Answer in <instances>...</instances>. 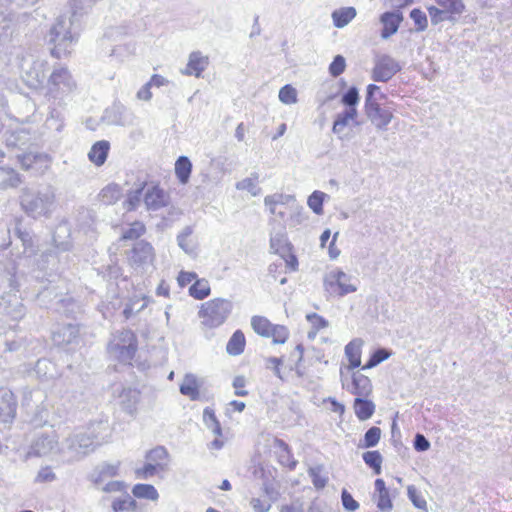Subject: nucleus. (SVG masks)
Wrapping results in <instances>:
<instances>
[{
  "label": "nucleus",
  "mask_w": 512,
  "mask_h": 512,
  "mask_svg": "<svg viewBox=\"0 0 512 512\" xmlns=\"http://www.w3.org/2000/svg\"><path fill=\"white\" fill-rule=\"evenodd\" d=\"M15 234L23 247L22 253L14 254L12 250L8 251V246H3L0 250L1 256L7 258L4 265L3 279L8 286L14 290H18L23 283L30 281L28 274L24 268L30 266L36 255L37 248L35 246L34 235L29 231L22 230L18 225L15 227Z\"/></svg>",
  "instance_id": "nucleus-1"
},
{
  "label": "nucleus",
  "mask_w": 512,
  "mask_h": 512,
  "mask_svg": "<svg viewBox=\"0 0 512 512\" xmlns=\"http://www.w3.org/2000/svg\"><path fill=\"white\" fill-rule=\"evenodd\" d=\"M19 202L27 216L49 217L55 205V192L50 186L26 187L21 191Z\"/></svg>",
  "instance_id": "nucleus-2"
},
{
  "label": "nucleus",
  "mask_w": 512,
  "mask_h": 512,
  "mask_svg": "<svg viewBox=\"0 0 512 512\" xmlns=\"http://www.w3.org/2000/svg\"><path fill=\"white\" fill-rule=\"evenodd\" d=\"M77 25L66 16H59L47 34V41L53 45L51 54L55 58H62L71 53L77 42Z\"/></svg>",
  "instance_id": "nucleus-3"
},
{
  "label": "nucleus",
  "mask_w": 512,
  "mask_h": 512,
  "mask_svg": "<svg viewBox=\"0 0 512 512\" xmlns=\"http://www.w3.org/2000/svg\"><path fill=\"white\" fill-rule=\"evenodd\" d=\"M76 88V81L67 68H55L47 80L45 97L50 104L63 106Z\"/></svg>",
  "instance_id": "nucleus-4"
},
{
  "label": "nucleus",
  "mask_w": 512,
  "mask_h": 512,
  "mask_svg": "<svg viewBox=\"0 0 512 512\" xmlns=\"http://www.w3.org/2000/svg\"><path fill=\"white\" fill-rule=\"evenodd\" d=\"M16 61L26 85L33 89L41 88L49 70L47 60L34 58L21 49L16 55Z\"/></svg>",
  "instance_id": "nucleus-5"
},
{
  "label": "nucleus",
  "mask_w": 512,
  "mask_h": 512,
  "mask_svg": "<svg viewBox=\"0 0 512 512\" xmlns=\"http://www.w3.org/2000/svg\"><path fill=\"white\" fill-rule=\"evenodd\" d=\"M96 446L95 436L91 433L76 430L65 438L60 453L66 457L68 462H74L94 451Z\"/></svg>",
  "instance_id": "nucleus-6"
},
{
  "label": "nucleus",
  "mask_w": 512,
  "mask_h": 512,
  "mask_svg": "<svg viewBox=\"0 0 512 512\" xmlns=\"http://www.w3.org/2000/svg\"><path fill=\"white\" fill-rule=\"evenodd\" d=\"M138 349L137 337L130 329L116 332L107 345L110 357L124 364H130Z\"/></svg>",
  "instance_id": "nucleus-7"
},
{
  "label": "nucleus",
  "mask_w": 512,
  "mask_h": 512,
  "mask_svg": "<svg viewBox=\"0 0 512 512\" xmlns=\"http://www.w3.org/2000/svg\"><path fill=\"white\" fill-rule=\"evenodd\" d=\"M233 310V303L229 299L214 298L202 304L199 317L202 324L210 329L217 328L225 323Z\"/></svg>",
  "instance_id": "nucleus-8"
},
{
  "label": "nucleus",
  "mask_w": 512,
  "mask_h": 512,
  "mask_svg": "<svg viewBox=\"0 0 512 512\" xmlns=\"http://www.w3.org/2000/svg\"><path fill=\"white\" fill-rule=\"evenodd\" d=\"M352 277L340 269L329 271L323 278V287L329 294L344 297L357 291V287L351 284Z\"/></svg>",
  "instance_id": "nucleus-9"
},
{
  "label": "nucleus",
  "mask_w": 512,
  "mask_h": 512,
  "mask_svg": "<svg viewBox=\"0 0 512 512\" xmlns=\"http://www.w3.org/2000/svg\"><path fill=\"white\" fill-rule=\"evenodd\" d=\"M44 276L45 275L39 269H33L30 272V275H28L31 280H35L41 284L47 282V285L41 286V290L38 292L36 300L39 306L55 310V302L61 298L62 292H57L58 286L51 285L53 280L48 278L44 280Z\"/></svg>",
  "instance_id": "nucleus-10"
},
{
  "label": "nucleus",
  "mask_w": 512,
  "mask_h": 512,
  "mask_svg": "<svg viewBox=\"0 0 512 512\" xmlns=\"http://www.w3.org/2000/svg\"><path fill=\"white\" fill-rule=\"evenodd\" d=\"M20 289V287L18 288ZM14 293H5L0 298V315L7 320L14 322L20 321L26 315V307L22 303L20 296L16 294L19 290H14Z\"/></svg>",
  "instance_id": "nucleus-11"
},
{
  "label": "nucleus",
  "mask_w": 512,
  "mask_h": 512,
  "mask_svg": "<svg viewBox=\"0 0 512 512\" xmlns=\"http://www.w3.org/2000/svg\"><path fill=\"white\" fill-rule=\"evenodd\" d=\"M401 65L390 55H381L375 59L372 79L376 82H387L401 70Z\"/></svg>",
  "instance_id": "nucleus-12"
},
{
  "label": "nucleus",
  "mask_w": 512,
  "mask_h": 512,
  "mask_svg": "<svg viewBox=\"0 0 512 512\" xmlns=\"http://www.w3.org/2000/svg\"><path fill=\"white\" fill-rule=\"evenodd\" d=\"M104 119L108 124L117 126H132L135 123V115L120 102H114L104 113Z\"/></svg>",
  "instance_id": "nucleus-13"
},
{
  "label": "nucleus",
  "mask_w": 512,
  "mask_h": 512,
  "mask_svg": "<svg viewBox=\"0 0 512 512\" xmlns=\"http://www.w3.org/2000/svg\"><path fill=\"white\" fill-rule=\"evenodd\" d=\"M56 450L59 452L61 450L58 447L57 436L55 434H41L31 443L27 456L43 457Z\"/></svg>",
  "instance_id": "nucleus-14"
},
{
  "label": "nucleus",
  "mask_w": 512,
  "mask_h": 512,
  "mask_svg": "<svg viewBox=\"0 0 512 512\" xmlns=\"http://www.w3.org/2000/svg\"><path fill=\"white\" fill-rule=\"evenodd\" d=\"M367 118L378 130H386L393 118L389 108H383L378 102L364 105Z\"/></svg>",
  "instance_id": "nucleus-15"
},
{
  "label": "nucleus",
  "mask_w": 512,
  "mask_h": 512,
  "mask_svg": "<svg viewBox=\"0 0 512 512\" xmlns=\"http://www.w3.org/2000/svg\"><path fill=\"white\" fill-rule=\"evenodd\" d=\"M340 377L342 387L354 395L368 396L372 391L370 379L361 373H353L351 386L347 383L343 368L340 369Z\"/></svg>",
  "instance_id": "nucleus-16"
},
{
  "label": "nucleus",
  "mask_w": 512,
  "mask_h": 512,
  "mask_svg": "<svg viewBox=\"0 0 512 512\" xmlns=\"http://www.w3.org/2000/svg\"><path fill=\"white\" fill-rule=\"evenodd\" d=\"M155 258L153 246L145 241L136 242L131 250L130 261L136 266H145L153 263Z\"/></svg>",
  "instance_id": "nucleus-17"
},
{
  "label": "nucleus",
  "mask_w": 512,
  "mask_h": 512,
  "mask_svg": "<svg viewBox=\"0 0 512 512\" xmlns=\"http://www.w3.org/2000/svg\"><path fill=\"white\" fill-rule=\"evenodd\" d=\"M17 411V401L11 390L0 388V422L11 423Z\"/></svg>",
  "instance_id": "nucleus-18"
},
{
  "label": "nucleus",
  "mask_w": 512,
  "mask_h": 512,
  "mask_svg": "<svg viewBox=\"0 0 512 512\" xmlns=\"http://www.w3.org/2000/svg\"><path fill=\"white\" fill-rule=\"evenodd\" d=\"M169 195L158 185L147 188L144 193V204L147 210L157 211L169 204Z\"/></svg>",
  "instance_id": "nucleus-19"
},
{
  "label": "nucleus",
  "mask_w": 512,
  "mask_h": 512,
  "mask_svg": "<svg viewBox=\"0 0 512 512\" xmlns=\"http://www.w3.org/2000/svg\"><path fill=\"white\" fill-rule=\"evenodd\" d=\"M379 20L382 24L380 36L382 39L387 40L397 33L403 21V15L400 11H386L380 15Z\"/></svg>",
  "instance_id": "nucleus-20"
},
{
  "label": "nucleus",
  "mask_w": 512,
  "mask_h": 512,
  "mask_svg": "<svg viewBox=\"0 0 512 512\" xmlns=\"http://www.w3.org/2000/svg\"><path fill=\"white\" fill-rule=\"evenodd\" d=\"M357 117V109L345 108V110L336 115L332 126V132L337 135L338 139L342 141L347 140L348 137L343 133V131L350 122H353L355 125H359L360 123L356 121Z\"/></svg>",
  "instance_id": "nucleus-21"
},
{
  "label": "nucleus",
  "mask_w": 512,
  "mask_h": 512,
  "mask_svg": "<svg viewBox=\"0 0 512 512\" xmlns=\"http://www.w3.org/2000/svg\"><path fill=\"white\" fill-rule=\"evenodd\" d=\"M209 65V58L200 51H193L189 55L186 67L181 70L183 75L201 77L202 73Z\"/></svg>",
  "instance_id": "nucleus-22"
},
{
  "label": "nucleus",
  "mask_w": 512,
  "mask_h": 512,
  "mask_svg": "<svg viewBox=\"0 0 512 512\" xmlns=\"http://www.w3.org/2000/svg\"><path fill=\"white\" fill-rule=\"evenodd\" d=\"M79 336V327L76 324H65L53 331L52 338L56 345L64 346L76 342Z\"/></svg>",
  "instance_id": "nucleus-23"
},
{
  "label": "nucleus",
  "mask_w": 512,
  "mask_h": 512,
  "mask_svg": "<svg viewBox=\"0 0 512 512\" xmlns=\"http://www.w3.org/2000/svg\"><path fill=\"white\" fill-rule=\"evenodd\" d=\"M120 464V461L115 463L103 462L95 467L89 478L93 483L99 484L107 478L115 477L118 475Z\"/></svg>",
  "instance_id": "nucleus-24"
},
{
  "label": "nucleus",
  "mask_w": 512,
  "mask_h": 512,
  "mask_svg": "<svg viewBox=\"0 0 512 512\" xmlns=\"http://www.w3.org/2000/svg\"><path fill=\"white\" fill-rule=\"evenodd\" d=\"M140 402V391L134 388H124L119 394V404L123 411L133 415Z\"/></svg>",
  "instance_id": "nucleus-25"
},
{
  "label": "nucleus",
  "mask_w": 512,
  "mask_h": 512,
  "mask_svg": "<svg viewBox=\"0 0 512 512\" xmlns=\"http://www.w3.org/2000/svg\"><path fill=\"white\" fill-rule=\"evenodd\" d=\"M35 373L41 381L56 379L60 376L57 365L49 359H39L35 365Z\"/></svg>",
  "instance_id": "nucleus-26"
},
{
  "label": "nucleus",
  "mask_w": 512,
  "mask_h": 512,
  "mask_svg": "<svg viewBox=\"0 0 512 512\" xmlns=\"http://www.w3.org/2000/svg\"><path fill=\"white\" fill-rule=\"evenodd\" d=\"M55 311L69 317H75L81 313V305L73 297L65 294L55 302Z\"/></svg>",
  "instance_id": "nucleus-27"
},
{
  "label": "nucleus",
  "mask_w": 512,
  "mask_h": 512,
  "mask_svg": "<svg viewBox=\"0 0 512 512\" xmlns=\"http://www.w3.org/2000/svg\"><path fill=\"white\" fill-rule=\"evenodd\" d=\"M21 183L22 177L14 168L0 164V189L17 188Z\"/></svg>",
  "instance_id": "nucleus-28"
},
{
  "label": "nucleus",
  "mask_w": 512,
  "mask_h": 512,
  "mask_svg": "<svg viewBox=\"0 0 512 512\" xmlns=\"http://www.w3.org/2000/svg\"><path fill=\"white\" fill-rule=\"evenodd\" d=\"M110 150V143L107 140H100L94 143L88 152V159L96 166H102Z\"/></svg>",
  "instance_id": "nucleus-29"
},
{
  "label": "nucleus",
  "mask_w": 512,
  "mask_h": 512,
  "mask_svg": "<svg viewBox=\"0 0 512 512\" xmlns=\"http://www.w3.org/2000/svg\"><path fill=\"white\" fill-rule=\"evenodd\" d=\"M145 459L164 472L168 466L169 453L164 446H157L146 453Z\"/></svg>",
  "instance_id": "nucleus-30"
},
{
  "label": "nucleus",
  "mask_w": 512,
  "mask_h": 512,
  "mask_svg": "<svg viewBox=\"0 0 512 512\" xmlns=\"http://www.w3.org/2000/svg\"><path fill=\"white\" fill-rule=\"evenodd\" d=\"M363 341L359 338L353 339L345 346V355L349 360L348 370H353L361 365V347Z\"/></svg>",
  "instance_id": "nucleus-31"
},
{
  "label": "nucleus",
  "mask_w": 512,
  "mask_h": 512,
  "mask_svg": "<svg viewBox=\"0 0 512 512\" xmlns=\"http://www.w3.org/2000/svg\"><path fill=\"white\" fill-rule=\"evenodd\" d=\"M111 508L113 512H140L137 501L127 493L115 498Z\"/></svg>",
  "instance_id": "nucleus-32"
},
{
  "label": "nucleus",
  "mask_w": 512,
  "mask_h": 512,
  "mask_svg": "<svg viewBox=\"0 0 512 512\" xmlns=\"http://www.w3.org/2000/svg\"><path fill=\"white\" fill-rule=\"evenodd\" d=\"M270 250L271 252L280 255L282 258L289 254L290 244L288 243L287 236L284 232L271 234Z\"/></svg>",
  "instance_id": "nucleus-33"
},
{
  "label": "nucleus",
  "mask_w": 512,
  "mask_h": 512,
  "mask_svg": "<svg viewBox=\"0 0 512 512\" xmlns=\"http://www.w3.org/2000/svg\"><path fill=\"white\" fill-rule=\"evenodd\" d=\"M364 396H358L354 400V411L359 420H368L372 417L375 411V404Z\"/></svg>",
  "instance_id": "nucleus-34"
},
{
  "label": "nucleus",
  "mask_w": 512,
  "mask_h": 512,
  "mask_svg": "<svg viewBox=\"0 0 512 512\" xmlns=\"http://www.w3.org/2000/svg\"><path fill=\"white\" fill-rule=\"evenodd\" d=\"M357 15L354 7H342L332 12L333 25L336 28H343L348 25Z\"/></svg>",
  "instance_id": "nucleus-35"
},
{
  "label": "nucleus",
  "mask_w": 512,
  "mask_h": 512,
  "mask_svg": "<svg viewBox=\"0 0 512 512\" xmlns=\"http://www.w3.org/2000/svg\"><path fill=\"white\" fill-rule=\"evenodd\" d=\"M180 393L189 397L191 400H197L199 398V386L195 375H185L183 382L180 385Z\"/></svg>",
  "instance_id": "nucleus-36"
},
{
  "label": "nucleus",
  "mask_w": 512,
  "mask_h": 512,
  "mask_svg": "<svg viewBox=\"0 0 512 512\" xmlns=\"http://www.w3.org/2000/svg\"><path fill=\"white\" fill-rule=\"evenodd\" d=\"M192 172V163L187 156H180L175 162V175L180 183L186 184Z\"/></svg>",
  "instance_id": "nucleus-37"
},
{
  "label": "nucleus",
  "mask_w": 512,
  "mask_h": 512,
  "mask_svg": "<svg viewBox=\"0 0 512 512\" xmlns=\"http://www.w3.org/2000/svg\"><path fill=\"white\" fill-rule=\"evenodd\" d=\"M245 336L241 330H236L226 345V351L229 355L238 356L243 353L245 348Z\"/></svg>",
  "instance_id": "nucleus-38"
},
{
  "label": "nucleus",
  "mask_w": 512,
  "mask_h": 512,
  "mask_svg": "<svg viewBox=\"0 0 512 512\" xmlns=\"http://www.w3.org/2000/svg\"><path fill=\"white\" fill-rule=\"evenodd\" d=\"M57 107L59 106L49 103L50 113L46 119V126L53 131L60 132L64 127L65 117Z\"/></svg>",
  "instance_id": "nucleus-39"
},
{
  "label": "nucleus",
  "mask_w": 512,
  "mask_h": 512,
  "mask_svg": "<svg viewBox=\"0 0 512 512\" xmlns=\"http://www.w3.org/2000/svg\"><path fill=\"white\" fill-rule=\"evenodd\" d=\"M133 498L147 499L156 501L159 497L158 491L151 484H136L132 488Z\"/></svg>",
  "instance_id": "nucleus-40"
},
{
  "label": "nucleus",
  "mask_w": 512,
  "mask_h": 512,
  "mask_svg": "<svg viewBox=\"0 0 512 512\" xmlns=\"http://www.w3.org/2000/svg\"><path fill=\"white\" fill-rule=\"evenodd\" d=\"M145 187L146 183L142 182L134 190L129 191L124 203L128 211L135 210L140 205L142 197L144 198L143 191Z\"/></svg>",
  "instance_id": "nucleus-41"
},
{
  "label": "nucleus",
  "mask_w": 512,
  "mask_h": 512,
  "mask_svg": "<svg viewBox=\"0 0 512 512\" xmlns=\"http://www.w3.org/2000/svg\"><path fill=\"white\" fill-rule=\"evenodd\" d=\"M436 3L455 19L460 16L465 10L463 0H435Z\"/></svg>",
  "instance_id": "nucleus-42"
},
{
  "label": "nucleus",
  "mask_w": 512,
  "mask_h": 512,
  "mask_svg": "<svg viewBox=\"0 0 512 512\" xmlns=\"http://www.w3.org/2000/svg\"><path fill=\"white\" fill-rule=\"evenodd\" d=\"M211 292L209 282L205 279L196 280L195 283H193L189 287V294L193 298L197 300H203L207 296H209Z\"/></svg>",
  "instance_id": "nucleus-43"
},
{
  "label": "nucleus",
  "mask_w": 512,
  "mask_h": 512,
  "mask_svg": "<svg viewBox=\"0 0 512 512\" xmlns=\"http://www.w3.org/2000/svg\"><path fill=\"white\" fill-rule=\"evenodd\" d=\"M362 458L365 464L370 467L376 475L381 473L383 457L379 451H367L363 453Z\"/></svg>",
  "instance_id": "nucleus-44"
},
{
  "label": "nucleus",
  "mask_w": 512,
  "mask_h": 512,
  "mask_svg": "<svg viewBox=\"0 0 512 512\" xmlns=\"http://www.w3.org/2000/svg\"><path fill=\"white\" fill-rule=\"evenodd\" d=\"M291 200H294V197L291 195L276 193L266 196L264 198V204L266 207H268L271 214H276V206L287 204Z\"/></svg>",
  "instance_id": "nucleus-45"
},
{
  "label": "nucleus",
  "mask_w": 512,
  "mask_h": 512,
  "mask_svg": "<svg viewBox=\"0 0 512 512\" xmlns=\"http://www.w3.org/2000/svg\"><path fill=\"white\" fill-rule=\"evenodd\" d=\"M99 196L105 205L114 204L121 196L120 187L117 184L107 185L101 190Z\"/></svg>",
  "instance_id": "nucleus-46"
},
{
  "label": "nucleus",
  "mask_w": 512,
  "mask_h": 512,
  "mask_svg": "<svg viewBox=\"0 0 512 512\" xmlns=\"http://www.w3.org/2000/svg\"><path fill=\"white\" fill-rule=\"evenodd\" d=\"M328 197L326 193L316 190L308 197L307 204L316 215H322L323 203Z\"/></svg>",
  "instance_id": "nucleus-47"
},
{
  "label": "nucleus",
  "mask_w": 512,
  "mask_h": 512,
  "mask_svg": "<svg viewBox=\"0 0 512 512\" xmlns=\"http://www.w3.org/2000/svg\"><path fill=\"white\" fill-rule=\"evenodd\" d=\"M203 421L208 429H210L216 436L222 435L221 425L216 418L213 409L206 407L203 411Z\"/></svg>",
  "instance_id": "nucleus-48"
},
{
  "label": "nucleus",
  "mask_w": 512,
  "mask_h": 512,
  "mask_svg": "<svg viewBox=\"0 0 512 512\" xmlns=\"http://www.w3.org/2000/svg\"><path fill=\"white\" fill-rule=\"evenodd\" d=\"M272 323L263 316H253L251 318V326L255 333L263 337H269Z\"/></svg>",
  "instance_id": "nucleus-49"
},
{
  "label": "nucleus",
  "mask_w": 512,
  "mask_h": 512,
  "mask_svg": "<svg viewBox=\"0 0 512 512\" xmlns=\"http://www.w3.org/2000/svg\"><path fill=\"white\" fill-rule=\"evenodd\" d=\"M146 231L145 225L142 222L135 221L127 228L123 229L122 240H136L140 238Z\"/></svg>",
  "instance_id": "nucleus-50"
},
{
  "label": "nucleus",
  "mask_w": 512,
  "mask_h": 512,
  "mask_svg": "<svg viewBox=\"0 0 512 512\" xmlns=\"http://www.w3.org/2000/svg\"><path fill=\"white\" fill-rule=\"evenodd\" d=\"M276 444L282 450L279 455L280 463L288 466L290 470H294L297 465V461L292 459L288 444L281 439H277Z\"/></svg>",
  "instance_id": "nucleus-51"
},
{
  "label": "nucleus",
  "mask_w": 512,
  "mask_h": 512,
  "mask_svg": "<svg viewBox=\"0 0 512 512\" xmlns=\"http://www.w3.org/2000/svg\"><path fill=\"white\" fill-rule=\"evenodd\" d=\"M340 101L346 108L357 109V106L360 101L359 91H358L357 87H355V86L349 87L342 94Z\"/></svg>",
  "instance_id": "nucleus-52"
},
{
  "label": "nucleus",
  "mask_w": 512,
  "mask_h": 512,
  "mask_svg": "<svg viewBox=\"0 0 512 512\" xmlns=\"http://www.w3.org/2000/svg\"><path fill=\"white\" fill-rule=\"evenodd\" d=\"M391 353L385 348L376 349L366 362V364L362 367L363 370L371 369L387 360L390 357Z\"/></svg>",
  "instance_id": "nucleus-53"
},
{
  "label": "nucleus",
  "mask_w": 512,
  "mask_h": 512,
  "mask_svg": "<svg viewBox=\"0 0 512 512\" xmlns=\"http://www.w3.org/2000/svg\"><path fill=\"white\" fill-rule=\"evenodd\" d=\"M428 9V13H429V16H430V20H431V23L433 25H437L441 22H444V21H455L456 19L450 15L447 11H445L444 9L442 8H438V7H435V6H430L427 8Z\"/></svg>",
  "instance_id": "nucleus-54"
},
{
  "label": "nucleus",
  "mask_w": 512,
  "mask_h": 512,
  "mask_svg": "<svg viewBox=\"0 0 512 512\" xmlns=\"http://www.w3.org/2000/svg\"><path fill=\"white\" fill-rule=\"evenodd\" d=\"M381 438V429L379 427L373 426L369 428L365 434L361 447L363 448H372L375 447Z\"/></svg>",
  "instance_id": "nucleus-55"
},
{
  "label": "nucleus",
  "mask_w": 512,
  "mask_h": 512,
  "mask_svg": "<svg viewBox=\"0 0 512 512\" xmlns=\"http://www.w3.org/2000/svg\"><path fill=\"white\" fill-rule=\"evenodd\" d=\"M36 159L34 160V165L32 169V173L34 174H43L46 170L50 168L51 159L45 153H36Z\"/></svg>",
  "instance_id": "nucleus-56"
},
{
  "label": "nucleus",
  "mask_w": 512,
  "mask_h": 512,
  "mask_svg": "<svg viewBox=\"0 0 512 512\" xmlns=\"http://www.w3.org/2000/svg\"><path fill=\"white\" fill-rule=\"evenodd\" d=\"M253 177L245 178L242 181L236 184V188L238 190H247L253 196H257L259 194V187L256 184V180L258 179V174H252Z\"/></svg>",
  "instance_id": "nucleus-57"
},
{
  "label": "nucleus",
  "mask_w": 512,
  "mask_h": 512,
  "mask_svg": "<svg viewBox=\"0 0 512 512\" xmlns=\"http://www.w3.org/2000/svg\"><path fill=\"white\" fill-rule=\"evenodd\" d=\"M193 233L192 227L186 226L182 232L177 236V243L179 247L187 254L193 252V247L190 244L189 237Z\"/></svg>",
  "instance_id": "nucleus-58"
},
{
  "label": "nucleus",
  "mask_w": 512,
  "mask_h": 512,
  "mask_svg": "<svg viewBox=\"0 0 512 512\" xmlns=\"http://www.w3.org/2000/svg\"><path fill=\"white\" fill-rule=\"evenodd\" d=\"M289 336V332L285 326L282 325H272L271 330L269 332V337H272L273 343L275 344H284Z\"/></svg>",
  "instance_id": "nucleus-59"
},
{
  "label": "nucleus",
  "mask_w": 512,
  "mask_h": 512,
  "mask_svg": "<svg viewBox=\"0 0 512 512\" xmlns=\"http://www.w3.org/2000/svg\"><path fill=\"white\" fill-rule=\"evenodd\" d=\"M407 494L413 505L421 510H427V502L415 486L410 485L407 488Z\"/></svg>",
  "instance_id": "nucleus-60"
},
{
  "label": "nucleus",
  "mask_w": 512,
  "mask_h": 512,
  "mask_svg": "<svg viewBox=\"0 0 512 512\" xmlns=\"http://www.w3.org/2000/svg\"><path fill=\"white\" fill-rule=\"evenodd\" d=\"M278 96L279 100L284 104H294L297 102L296 89L289 84L280 89Z\"/></svg>",
  "instance_id": "nucleus-61"
},
{
  "label": "nucleus",
  "mask_w": 512,
  "mask_h": 512,
  "mask_svg": "<svg viewBox=\"0 0 512 512\" xmlns=\"http://www.w3.org/2000/svg\"><path fill=\"white\" fill-rule=\"evenodd\" d=\"M410 18L414 21L415 25L417 26V31H424L426 30L428 26V20L426 14L418 9L414 8L410 12Z\"/></svg>",
  "instance_id": "nucleus-62"
},
{
  "label": "nucleus",
  "mask_w": 512,
  "mask_h": 512,
  "mask_svg": "<svg viewBox=\"0 0 512 512\" xmlns=\"http://www.w3.org/2000/svg\"><path fill=\"white\" fill-rule=\"evenodd\" d=\"M346 68V61L345 58L342 55H336L333 58V61L329 65V73L333 77H338L341 75Z\"/></svg>",
  "instance_id": "nucleus-63"
},
{
  "label": "nucleus",
  "mask_w": 512,
  "mask_h": 512,
  "mask_svg": "<svg viewBox=\"0 0 512 512\" xmlns=\"http://www.w3.org/2000/svg\"><path fill=\"white\" fill-rule=\"evenodd\" d=\"M308 474L312 479V483L317 489H322L327 484V478L321 475L320 467H313L308 470Z\"/></svg>",
  "instance_id": "nucleus-64"
}]
</instances>
